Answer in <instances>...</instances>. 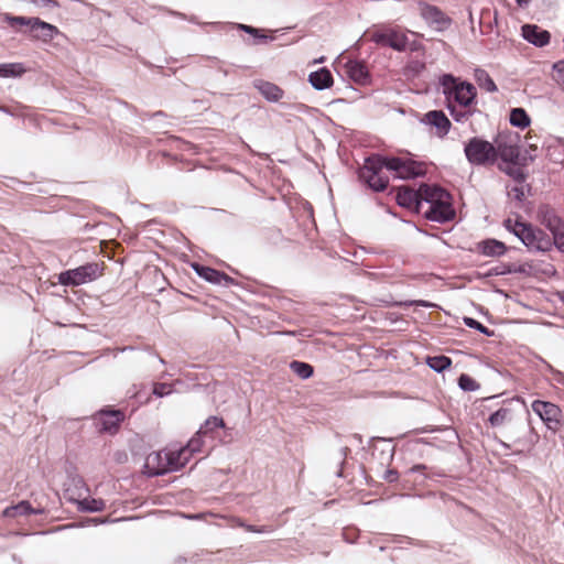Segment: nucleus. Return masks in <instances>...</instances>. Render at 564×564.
<instances>
[{"mask_svg": "<svg viewBox=\"0 0 564 564\" xmlns=\"http://www.w3.org/2000/svg\"><path fill=\"white\" fill-rule=\"evenodd\" d=\"M540 440V436L538 433L534 432L533 429H530V435H529V438H528V443L529 445L532 447L534 446Z\"/></svg>", "mask_w": 564, "mask_h": 564, "instance_id": "obj_52", "label": "nucleus"}, {"mask_svg": "<svg viewBox=\"0 0 564 564\" xmlns=\"http://www.w3.org/2000/svg\"><path fill=\"white\" fill-rule=\"evenodd\" d=\"M538 219L551 234V250L556 248L564 253V218L551 205L544 204L538 209Z\"/></svg>", "mask_w": 564, "mask_h": 564, "instance_id": "obj_5", "label": "nucleus"}, {"mask_svg": "<svg viewBox=\"0 0 564 564\" xmlns=\"http://www.w3.org/2000/svg\"><path fill=\"white\" fill-rule=\"evenodd\" d=\"M238 525L243 528L245 530H247L249 532H254V533H269V532L272 531V529L270 527H267V525L257 527V525H253V524H247V523H245L242 521H239Z\"/></svg>", "mask_w": 564, "mask_h": 564, "instance_id": "obj_48", "label": "nucleus"}, {"mask_svg": "<svg viewBox=\"0 0 564 564\" xmlns=\"http://www.w3.org/2000/svg\"><path fill=\"white\" fill-rule=\"evenodd\" d=\"M477 250L485 257H501L506 253V245L497 239L488 238L477 243Z\"/></svg>", "mask_w": 564, "mask_h": 564, "instance_id": "obj_24", "label": "nucleus"}, {"mask_svg": "<svg viewBox=\"0 0 564 564\" xmlns=\"http://www.w3.org/2000/svg\"><path fill=\"white\" fill-rule=\"evenodd\" d=\"M253 86L270 102H278L284 96L283 89L271 82L257 79L253 82Z\"/></svg>", "mask_w": 564, "mask_h": 564, "instance_id": "obj_21", "label": "nucleus"}, {"mask_svg": "<svg viewBox=\"0 0 564 564\" xmlns=\"http://www.w3.org/2000/svg\"><path fill=\"white\" fill-rule=\"evenodd\" d=\"M192 268L197 273V275L205 281L217 284L228 286L234 283V279L227 275L226 273L213 269L210 267H206L199 263H193Z\"/></svg>", "mask_w": 564, "mask_h": 564, "instance_id": "obj_13", "label": "nucleus"}, {"mask_svg": "<svg viewBox=\"0 0 564 564\" xmlns=\"http://www.w3.org/2000/svg\"><path fill=\"white\" fill-rule=\"evenodd\" d=\"M371 41L378 45L388 46L398 52L405 51L409 45L408 36L403 32L393 29L375 32L371 35Z\"/></svg>", "mask_w": 564, "mask_h": 564, "instance_id": "obj_10", "label": "nucleus"}, {"mask_svg": "<svg viewBox=\"0 0 564 564\" xmlns=\"http://www.w3.org/2000/svg\"><path fill=\"white\" fill-rule=\"evenodd\" d=\"M415 305L417 306H423V307H431L433 306L432 303L427 302V301H423V300H419V301H415L413 302Z\"/></svg>", "mask_w": 564, "mask_h": 564, "instance_id": "obj_55", "label": "nucleus"}, {"mask_svg": "<svg viewBox=\"0 0 564 564\" xmlns=\"http://www.w3.org/2000/svg\"><path fill=\"white\" fill-rule=\"evenodd\" d=\"M424 123L434 127L437 131V135L445 137L452 127L451 121L442 110H431L424 115Z\"/></svg>", "mask_w": 564, "mask_h": 564, "instance_id": "obj_16", "label": "nucleus"}, {"mask_svg": "<svg viewBox=\"0 0 564 564\" xmlns=\"http://www.w3.org/2000/svg\"><path fill=\"white\" fill-rule=\"evenodd\" d=\"M503 227L513 234L532 252L551 251L550 235L530 223L507 218Z\"/></svg>", "mask_w": 564, "mask_h": 564, "instance_id": "obj_1", "label": "nucleus"}, {"mask_svg": "<svg viewBox=\"0 0 564 564\" xmlns=\"http://www.w3.org/2000/svg\"><path fill=\"white\" fill-rule=\"evenodd\" d=\"M532 411L544 422L546 427L556 432L562 422V410L554 403L535 400L532 402Z\"/></svg>", "mask_w": 564, "mask_h": 564, "instance_id": "obj_8", "label": "nucleus"}, {"mask_svg": "<svg viewBox=\"0 0 564 564\" xmlns=\"http://www.w3.org/2000/svg\"><path fill=\"white\" fill-rule=\"evenodd\" d=\"M347 76L357 84L365 85L369 82L370 75L367 66L357 59H349L345 63Z\"/></svg>", "mask_w": 564, "mask_h": 564, "instance_id": "obj_19", "label": "nucleus"}, {"mask_svg": "<svg viewBox=\"0 0 564 564\" xmlns=\"http://www.w3.org/2000/svg\"><path fill=\"white\" fill-rule=\"evenodd\" d=\"M164 459L165 466L169 468V473L180 470L189 462V457L181 448L167 451V457Z\"/></svg>", "mask_w": 564, "mask_h": 564, "instance_id": "obj_27", "label": "nucleus"}, {"mask_svg": "<svg viewBox=\"0 0 564 564\" xmlns=\"http://www.w3.org/2000/svg\"><path fill=\"white\" fill-rule=\"evenodd\" d=\"M516 270L511 269V265L509 264H500L489 270L487 273V276H494V275H505L509 274L511 272H514Z\"/></svg>", "mask_w": 564, "mask_h": 564, "instance_id": "obj_46", "label": "nucleus"}, {"mask_svg": "<svg viewBox=\"0 0 564 564\" xmlns=\"http://www.w3.org/2000/svg\"><path fill=\"white\" fill-rule=\"evenodd\" d=\"M561 301L564 303V291L561 294Z\"/></svg>", "mask_w": 564, "mask_h": 564, "instance_id": "obj_59", "label": "nucleus"}, {"mask_svg": "<svg viewBox=\"0 0 564 564\" xmlns=\"http://www.w3.org/2000/svg\"><path fill=\"white\" fill-rule=\"evenodd\" d=\"M457 382L458 387L466 392H471L479 389V383L474 378L466 373H462L458 377Z\"/></svg>", "mask_w": 564, "mask_h": 564, "instance_id": "obj_41", "label": "nucleus"}, {"mask_svg": "<svg viewBox=\"0 0 564 564\" xmlns=\"http://www.w3.org/2000/svg\"><path fill=\"white\" fill-rule=\"evenodd\" d=\"M371 443L380 442L383 443V446L380 448L377 444L371 445L373 452H380V462L381 464H390L394 456V446L391 445L392 438L384 437H372Z\"/></svg>", "mask_w": 564, "mask_h": 564, "instance_id": "obj_28", "label": "nucleus"}, {"mask_svg": "<svg viewBox=\"0 0 564 564\" xmlns=\"http://www.w3.org/2000/svg\"><path fill=\"white\" fill-rule=\"evenodd\" d=\"M187 562V558L182 556V555H178L174 558V562L173 564H185Z\"/></svg>", "mask_w": 564, "mask_h": 564, "instance_id": "obj_56", "label": "nucleus"}, {"mask_svg": "<svg viewBox=\"0 0 564 564\" xmlns=\"http://www.w3.org/2000/svg\"><path fill=\"white\" fill-rule=\"evenodd\" d=\"M386 169L384 155L371 154L365 159L358 171V176L373 192H383L389 184V177L383 174Z\"/></svg>", "mask_w": 564, "mask_h": 564, "instance_id": "obj_3", "label": "nucleus"}, {"mask_svg": "<svg viewBox=\"0 0 564 564\" xmlns=\"http://www.w3.org/2000/svg\"><path fill=\"white\" fill-rule=\"evenodd\" d=\"M499 170L510 176L518 184H524L527 180V173L517 163H505L499 164Z\"/></svg>", "mask_w": 564, "mask_h": 564, "instance_id": "obj_29", "label": "nucleus"}, {"mask_svg": "<svg viewBox=\"0 0 564 564\" xmlns=\"http://www.w3.org/2000/svg\"><path fill=\"white\" fill-rule=\"evenodd\" d=\"M440 85L447 104H455L462 108H469L477 96L476 87L471 83L462 80L453 74H443L440 77Z\"/></svg>", "mask_w": 564, "mask_h": 564, "instance_id": "obj_2", "label": "nucleus"}, {"mask_svg": "<svg viewBox=\"0 0 564 564\" xmlns=\"http://www.w3.org/2000/svg\"><path fill=\"white\" fill-rule=\"evenodd\" d=\"M458 105L455 104H447L446 108L449 111L452 118L456 122H465L467 121L471 116L473 111L469 108H458Z\"/></svg>", "mask_w": 564, "mask_h": 564, "instance_id": "obj_39", "label": "nucleus"}, {"mask_svg": "<svg viewBox=\"0 0 564 564\" xmlns=\"http://www.w3.org/2000/svg\"><path fill=\"white\" fill-rule=\"evenodd\" d=\"M424 215L429 220L444 224L455 217V210L451 204V199H446L445 202L429 206Z\"/></svg>", "mask_w": 564, "mask_h": 564, "instance_id": "obj_15", "label": "nucleus"}, {"mask_svg": "<svg viewBox=\"0 0 564 564\" xmlns=\"http://www.w3.org/2000/svg\"><path fill=\"white\" fill-rule=\"evenodd\" d=\"M218 429H226L224 420L219 416H209L199 427L198 434H203L205 436L210 434V436L214 437L213 433Z\"/></svg>", "mask_w": 564, "mask_h": 564, "instance_id": "obj_35", "label": "nucleus"}, {"mask_svg": "<svg viewBox=\"0 0 564 564\" xmlns=\"http://www.w3.org/2000/svg\"><path fill=\"white\" fill-rule=\"evenodd\" d=\"M464 154L473 166L495 165V144L481 137H471L464 142Z\"/></svg>", "mask_w": 564, "mask_h": 564, "instance_id": "obj_4", "label": "nucleus"}, {"mask_svg": "<svg viewBox=\"0 0 564 564\" xmlns=\"http://www.w3.org/2000/svg\"><path fill=\"white\" fill-rule=\"evenodd\" d=\"M509 121H510L511 126H513L516 128H520V129H525L531 123V119H530L528 112L523 108H520V107L511 109Z\"/></svg>", "mask_w": 564, "mask_h": 564, "instance_id": "obj_32", "label": "nucleus"}, {"mask_svg": "<svg viewBox=\"0 0 564 564\" xmlns=\"http://www.w3.org/2000/svg\"><path fill=\"white\" fill-rule=\"evenodd\" d=\"M475 79H476L478 86L488 93H496L498 90V87L495 84L494 79L490 77V75L485 69L476 68L475 69Z\"/></svg>", "mask_w": 564, "mask_h": 564, "instance_id": "obj_33", "label": "nucleus"}, {"mask_svg": "<svg viewBox=\"0 0 564 564\" xmlns=\"http://www.w3.org/2000/svg\"><path fill=\"white\" fill-rule=\"evenodd\" d=\"M0 111H7L4 107L0 106Z\"/></svg>", "mask_w": 564, "mask_h": 564, "instance_id": "obj_61", "label": "nucleus"}, {"mask_svg": "<svg viewBox=\"0 0 564 564\" xmlns=\"http://www.w3.org/2000/svg\"><path fill=\"white\" fill-rule=\"evenodd\" d=\"M521 36L535 47H544L551 41V33L547 30L532 23L521 26Z\"/></svg>", "mask_w": 564, "mask_h": 564, "instance_id": "obj_12", "label": "nucleus"}, {"mask_svg": "<svg viewBox=\"0 0 564 564\" xmlns=\"http://www.w3.org/2000/svg\"><path fill=\"white\" fill-rule=\"evenodd\" d=\"M30 34L33 39L50 42L59 34V30L57 26L37 18L36 21H34V26H32Z\"/></svg>", "mask_w": 564, "mask_h": 564, "instance_id": "obj_20", "label": "nucleus"}, {"mask_svg": "<svg viewBox=\"0 0 564 564\" xmlns=\"http://www.w3.org/2000/svg\"><path fill=\"white\" fill-rule=\"evenodd\" d=\"M124 420V413L121 410H100L94 416V423L99 432L115 434Z\"/></svg>", "mask_w": 564, "mask_h": 564, "instance_id": "obj_9", "label": "nucleus"}, {"mask_svg": "<svg viewBox=\"0 0 564 564\" xmlns=\"http://www.w3.org/2000/svg\"><path fill=\"white\" fill-rule=\"evenodd\" d=\"M425 364L435 372L442 373L452 367V359L445 355L427 356Z\"/></svg>", "mask_w": 564, "mask_h": 564, "instance_id": "obj_30", "label": "nucleus"}, {"mask_svg": "<svg viewBox=\"0 0 564 564\" xmlns=\"http://www.w3.org/2000/svg\"><path fill=\"white\" fill-rule=\"evenodd\" d=\"M173 141L177 143V148L181 149V150H187V148L191 147L189 143H187L185 141H182L178 138H174Z\"/></svg>", "mask_w": 564, "mask_h": 564, "instance_id": "obj_53", "label": "nucleus"}, {"mask_svg": "<svg viewBox=\"0 0 564 564\" xmlns=\"http://www.w3.org/2000/svg\"><path fill=\"white\" fill-rule=\"evenodd\" d=\"M406 475L416 474L417 477L414 479L415 485H424L427 479H436L443 477L444 474L442 471L435 470L432 467H427L423 464H417L409 468L405 473Z\"/></svg>", "mask_w": 564, "mask_h": 564, "instance_id": "obj_26", "label": "nucleus"}, {"mask_svg": "<svg viewBox=\"0 0 564 564\" xmlns=\"http://www.w3.org/2000/svg\"><path fill=\"white\" fill-rule=\"evenodd\" d=\"M347 542L349 543H354V540H349L348 538H346Z\"/></svg>", "mask_w": 564, "mask_h": 564, "instance_id": "obj_62", "label": "nucleus"}, {"mask_svg": "<svg viewBox=\"0 0 564 564\" xmlns=\"http://www.w3.org/2000/svg\"><path fill=\"white\" fill-rule=\"evenodd\" d=\"M395 199L399 206L417 210L421 207L420 188L415 191L405 186L399 187Z\"/></svg>", "mask_w": 564, "mask_h": 564, "instance_id": "obj_17", "label": "nucleus"}, {"mask_svg": "<svg viewBox=\"0 0 564 564\" xmlns=\"http://www.w3.org/2000/svg\"><path fill=\"white\" fill-rule=\"evenodd\" d=\"M308 82L316 90H324L333 85V75L329 69L322 67L308 75Z\"/></svg>", "mask_w": 564, "mask_h": 564, "instance_id": "obj_25", "label": "nucleus"}, {"mask_svg": "<svg viewBox=\"0 0 564 564\" xmlns=\"http://www.w3.org/2000/svg\"><path fill=\"white\" fill-rule=\"evenodd\" d=\"M554 79L564 86V59L557 61L552 66Z\"/></svg>", "mask_w": 564, "mask_h": 564, "instance_id": "obj_45", "label": "nucleus"}, {"mask_svg": "<svg viewBox=\"0 0 564 564\" xmlns=\"http://www.w3.org/2000/svg\"><path fill=\"white\" fill-rule=\"evenodd\" d=\"M3 21L7 22L10 26L15 25H22L28 26L29 32H31L32 26H34V21H36L37 18H29V17H20V15H11L9 13H4L2 15Z\"/></svg>", "mask_w": 564, "mask_h": 564, "instance_id": "obj_38", "label": "nucleus"}, {"mask_svg": "<svg viewBox=\"0 0 564 564\" xmlns=\"http://www.w3.org/2000/svg\"><path fill=\"white\" fill-rule=\"evenodd\" d=\"M513 413L509 408H500L488 417L491 427H500L512 420Z\"/></svg>", "mask_w": 564, "mask_h": 564, "instance_id": "obj_31", "label": "nucleus"}, {"mask_svg": "<svg viewBox=\"0 0 564 564\" xmlns=\"http://www.w3.org/2000/svg\"><path fill=\"white\" fill-rule=\"evenodd\" d=\"M159 361H160L161 364H165V361H164V359H163V358H159Z\"/></svg>", "mask_w": 564, "mask_h": 564, "instance_id": "obj_60", "label": "nucleus"}, {"mask_svg": "<svg viewBox=\"0 0 564 564\" xmlns=\"http://www.w3.org/2000/svg\"><path fill=\"white\" fill-rule=\"evenodd\" d=\"M516 2L519 7L527 8L530 4L531 0H516Z\"/></svg>", "mask_w": 564, "mask_h": 564, "instance_id": "obj_57", "label": "nucleus"}, {"mask_svg": "<svg viewBox=\"0 0 564 564\" xmlns=\"http://www.w3.org/2000/svg\"><path fill=\"white\" fill-rule=\"evenodd\" d=\"M154 122H161V119H158V120H153ZM163 126L159 124V123H155L153 128L155 129H161Z\"/></svg>", "mask_w": 564, "mask_h": 564, "instance_id": "obj_58", "label": "nucleus"}, {"mask_svg": "<svg viewBox=\"0 0 564 564\" xmlns=\"http://www.w3.org/2000/svg\"><path fill=\"white\" fill-rule=\"evenodd\" d=\"M238 28L251 35H253L256 39H259V40H267V36L265 35H260L259 34V30L253 28V26H250V25H246V24H239Z\"/></svg>", "mask_w": 564, "mask_h": 564, "instance_id": "obj_49", "label": "nucleus"}, {"mask_svg": "<svg viewBox=\"0 0 564 564\" xmlns=\"http://www.w3.org/2000/svg\"><path fill=\"white\" fill-rule=\"evenodd\" d=\"M173 391V388L170 383L161 382V383H154L152 393L158 398H163L165 395L171 394Z\"/></svg>", "mask_w": 564, "mask_h": 564, "instance_id": "obj_44", "label": "nucleus"}, {"mask_svg": "<svg viewBox=\"0 0 564 564\" xmlns=\"http://www.w3.org/2000/svg\"><path fill=\"white\" fill-rule=\"evenodd\" d=\"M202 435L203 434H198V432L196 433L195 436H193L185 446L181 447V449L183 452H185V454L191 458L193 454L197 453L200 451L202 448V445H203V441H202Z\"/></svg>", "mask_w": 564, "mask_h": 564, "instance_id": "obj_40", "label": "nucleus"}, {"mask_svg": "<svg viewBox=\"0 0 564 564\" xmlns=\"http://www.w3.org/2000/svg\"><path fill=\"white\" fill-rule=\"evenodd\" d=\"M46 512L45 508L36 507L33 508L28 500H22L14 506L7 507L3 510V517L6 518H14L17 516H29V514H44Z\"/></svg>", "mask_w": 564, "mask_h": 564, "instance_id": "obj_22", "label": "nucleus"}, {"mask_svg": "<svg viewBox=\"0 0 564 564\" xmlns=\"http://www.w3.org/2000/svg\"><path fill=\"white\" fill-rule=\"evenodd\" d=\"M129 398L134 399L137 403L141 404L149 401V397L143 395L141 390H137V386H133L127 391Z\"/></svg>", "mask_w": 564, "mask_h": 564, "instance_id": "obj_47", "label": "nucleus"}, {"mask_svg": "<svg viewBox=\"0 0 564 564\" xmlns=\"http://www.w3.org/2000/svg\"><path fill=\"white\" fill-rule=\"evenodd\" d=\"M290 369L299 378L304 379V380L311 378L314 373V368L312 365L304 362V361H299V360L291 361Z\"/></svg>", "mask_w": 564, "mask_h": 564, "instance_id": "obj_36", "label": "nucleus"}, {"mask_svg": "<svg viewBox=\"0 0 564 564\" xmlns=\"http://www.w3.org/2000/svg\"><path fill=\"white\" fill-rule=\"evenodd\" d=\"M422 17L429 24L435 25L438 30L447 26L451 22V20L437 7L430 4H425L422 8Z\"/></svg>", "mask_w": 564, "mask_h": 564, "instance_id": "obj_23", "label": "nucleus"}, {"mask_svg": "<svg viewBox=\"0 0 564 564\" xmlns=\"http://www.w3.org/2000/svg\"><path fill=\"white\" fill-rule=\"evenodd\" d=\"M102 264L88 262L75 269L63 271L58 274V282L65 286H78L95 281L101 275Z\"/></svg>", "mask_w": 564, "mask_h": 564, "instance_id": "obj_6", "label": "nucleus"}, {"mask_svg": "<svg viewBox=\"0 0 564 564\" xmlns=\"http://www.w3.org/2000/svg\"><path fill=\"white\" fill-rule=\"evenodd\" d=\"M384 162L386 169L394 172L401 180L416 178L425 174L424 165L416 161L384 156Z\"/></svg>", "mask_w": 564, "mask_h": 564, "instance_id": "obj_7", "label": "nucleus"}, {"mask_svg": "<svg viewBox=\"0 0 564 564\" xmlns=\"http://www.w3.org/2000/svg\"><path fill=\"white\" fill-rule=\"evenodd\" d=\"M420 194H421V204L427 203L429 206H432L434 204H438L441 202H445L446 199H451V195L444 188L433 185H421L420 186Z\"/></svg>", "mask_w": 564, "mask_h": 564, "instance_id": "obj_18", "label": "nucleus"}, {"mask_svg": "<svg viewBox=\"0 0 564 564\" xmlns=\"http://www.w3.org/2000/svg\"><path fill=\"white\" fill-rule=\"evenodd\" d=\"M495 144V164L498 159L505 163H517L520 156V148L511 138L498 137Z\"/></svg>", "mask_w": 564, "mask_h": 564, "instance_id": "obj_11", "label": "nucleus"}, {"mask_svg": "<svg viewBox=\"0 0 564 564\" xmlns=\"http://www.w3.org/2000/svg\"><path fill=\"white\" fill-rule=\"evenodd\" d=\"M382 478L388 482H395L399 479V473L397 469H387Z\"/></svg>", "mask_w": 564, "mask_h": 564, "instance_id": "obj_51", "label": "nucleus"}, {"mask_svg": "<svg viewBox=\"0 0 564 564\" xmlns=\"http://www.w3.org/2000/svg\"><path fill=\"white\" fill-rule=\"evenodd\" d=\"M238 28L251 35H253L256 39H259V40H267V36L265 35H260L259 34V30L253 28V26H250V25H246V24H239Z\"/></svg>", "mask_w": 564, "mask_h": 564, "instance_id": "obj_50", "label": "nucleus"}, {"mask_svg": "<svg viewBox=\"0 0 564 564\" xmlns=\"http://www.w3.org/2000/svg\"><path fill=\"white\" fill-rule=\"evenodd\" d=\"M77 508L83 512H100L106 508V503L102 499L84 498L77 501Z\"/></svg>", "mask_w": 564, "mask_h": 564, "instance_id": "obj_34", "label": "nucleus"}, {"mask_svg": "<svg viewBox=\"0 0 564 564\" xmlns=\"http://www.w3.org/2000/svg\"><path fill=\"white\" fill-rule=\"evenodd\" d=\"M464 324L473 329L478 330L479 333L484 334L487 337H491L495 335V332L492 329H489L487 326L481 324L479 321L473 318V317H464Z\"/></svg>", "mask_w": 564, "mask_h": 564, "instance_id": "obj_42", "label": "nucleus"}, {"mask_svg": "<svg viewBox=\"0 0 564 564\" xmlns=\"http://www.w3.org/2000/svg\"><path fill=\"white\" fill-rule=\"evenodd\" d=\"M165 457H167V452H153L149 454L143 466L144 474L149 477L167 474L169 468L165 466Z\"/></svg>", "mask_w": 564, "mask_h": 564, "instance_id": "obj_14", "label": "nucleus"}, {"mask_svg": "<svg viewBox=\"0 0 564 564\" xmlns=\"http://www.w3.org/2000/svg\"><path fill=\"white\" fill-rule=\"evenodd\" d=\"M148 119L150 120H158V119H161V118H165V113L163 111H156L152 115H147Z\"/></svg>", "mask_w": 564, "mask_h": 564, "instance_id": "obj_54", "label": "nucleus"}, {"mask_svg": "<svg viewBox=\"0 0 564 564\" xmlns=\"http://www.w3.org/2000/svg\"><path fill=\"white\" fill-rule=\"evenodd\" d=\"M25 73V67L21 63L0 64V77H19Z\"/></svg>", "mask_w": 564, "mask_h": 564, "instance_id": "obj_37", "label": "nucleus"}, {"mask_svg": "<svg viewBox=\"0 0 564 564\" xmlns=\"http://www.w3.org/2000/svg\"><path fill=\"white\" fill-rule=\"evenodd\" d=\"M525 187L528 188V191H530V186L529 185H523V184H519V185H516L513 187H511L509 191H508V194L509 196H511L514 200H517L518 203L522 204L525 199Z\"/></svg>", "mask_w": 564, "mask_h": 564, "instance_id": "obj_43", "label": "nucleus"}]
</instances>
